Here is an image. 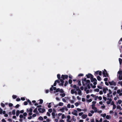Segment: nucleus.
Here are the masks:
<instances>
[{
	"label": "nucleus",
	"mask_w": 122,
	"mask_h": 122,
	"mask_svg": "<svg viewBox=\"0 0 122 122\" xmlns=\"http://www.w3.org/2000/svg\"><path fill=\"white\" fill-rule=\"evenodd\" d=\"M118 83L119 84H120V85L122 86V81L121 82L119 81L118 82Z\"/></svg>",
	"instance_id": "64"
},
{
	"label": "nucleus",
	"mask_w": 122,
	"mask_h": 122,
	"mask_svg": "<svg viewBox=\"0 0 122 122\" xmlns=\"http://www.w3.org/2000/svg\"><path fill=\"white\" fill-rule=\"evenodd\" d=\"M82 85L83 86H85V84L84 82V81H86V78H82Z\"/></svg>",
	"instance_id": "8"
},
{
	"label": "nucleus",
	"mask_w": 122,
	"mask_h": 122,
	"mask_svg": "<svg viewBox=\"0 0 122 122\" xmlns=\"http://www.w3.org/2000/svg\"><path fill=\"white\" fill-rule=\"evenodd\" d=\"M21 99L23 101H24L25 100V98L24 97H21Z\"/></svg>",
	"instance_id": "61"
},
{
	"label": "nucleus",
	"mask_w": 122,
	"mask_h": 122,
	"mask_svg": "<svg viewBox=\"0 0 122 122\" xmlns=\"http://www.w3.org/2000/svg\"><path fill=\"white\" fill-rule=\"evenodd\" d=\"M19 117L20 118H23V116L22 114H20V115Z\"/></svg>",
	"instance_id": "60"
},
{
	"label": "nucleus",
	"mask_w": 122,
	"mask_h": 122,
	"mask_svg": "<svg viewBox=\"0 0 122 122\" xmlns=\"http://www.w3.org/2000/svg\"><path fill=\"white\" fill-rule=\"evenodd\" d=\"M87 117V115L86 114H83L82 116V117L83 119L86 118Z\"/></svg>",
	"instance_id": "11"
},
{
	"label": "nucleus",
	"mask_w": 122,
	"mask_h": 122,
	"mask_svg": "<svg viewBox=\"0 0 122 122\" xmlns=\"http://www.w3.org/2000/svg\"><path fill=\"white\" fill-rule=\"evenodd\" d=\"M119 60L120 64H121L122 62V59L121 58H119Z\"/></svg>",
	"instance_id": "33"
},
{
	"label": "nucleus",
	"mask_w": 122,
	"mask_h": 122,
	"mask_svg": "<svg viewBox=\"0 0 122 122\" xmlns=\"http://www.w3.org/2000/svg\"><path fill=\"white\" fill-rule=\"evenodd\" d=\"M98 74H99V75L100 76L101 75H102V71H99L98 72Z\"/></svg>",
	"instance_id": "54"
},
{
	"label": "nucleus",
	"mask_w": 122,
	"mask_h": 122,
	"mask_svg": "<svg viewBox=\"0 0 122 122\" xmlns=\"http://www.w3.org/2000/svg\"><path fill=\"white\" fill-rule=\"evenodd\" d=\"M61 117L62 119H63L65 117V116L64 114H62Z\"/></svg>",
	"instance_id": "50"
},
{
	"label": "nucleus",
	"mask_w": 122,
	"mask_h": 122,
	"mask_svg": "<svg viewBox=\"0 0 122 122\" xmlns=\"http://www.w3.org/2000/svg\"><path fill=\"white\" fill-rule=\"evenodd\" d=\"M97 80L99 81H100L101 80V78L100 76H98L97 77Z\"/></svg>",
	"instance_id": "19"
},
{
	"label": "nucleus",
	"mask_w": 122,
	"mask_h": 122,
	"mask_svg": "<svg viewBox=\"0 0 122 122\" xmlns=\"http://www.w3.org/2000/svg\"><path fill=\"white\" fill-rule=\"evenodd\" d=\"M48 112H50V113H51V112L52 111V109L51 108H50V109H49L48 110Z\"/></svg>",
	"instance_id": "37"
},
{
	"label": "nucleus",
	"mask_w": 122,
	"mask_h": 122,
	"mask_svg": "<svg viewBox=\"0 0 122 122\" xmlns=\"http://www.w3.org/2000/svg\"><path fill=\"white\" fill-rule=\"evenodd\" d=\"M38 119L39 120H42L43 119V118L41 116H40L38 118Z\"/></svg>",
	"instance_id": "31"
},
{
	"label": "nucleus",
	"mask_w": 122,
	"mask_h": 122,
	"mask_svg": "<svg viewBox=\"0 0 122 122\" xmlns=\"http://www.w3.org/2000/svg\"><path fill=\"white\" fill-rule=\"evenodd\" d=\"M38 110L39 111V112L40 113H43L46 111V110L44 108H43L42 109L41 108H38Z\"/></svg>",
	"instance_id": "2"
},
{
	"label": "nucleus",
	"mask_w": 122,
	"mask_h": 122,
	"mask_svg": "<svg viewBox=\"0 0 122 122\" xmlns=\"http://www.w3.org/2000/svg\"><path fill=\"white\" fill-rule=\"evenodd\" d=\"M92 99H90L89 100H87V101L89 102H91L92 101Z\"/></svg>",
	"instance_id": "59"
},
{
	"label": "nucleus",
	"mask_w": 122,
	"mask_h": 122,
	"mask_svg": "<svg viewBox=\"0 0 122 122\" xmlns=\"http://www.w3.org/2000/svg\"><path fill=\"white\" fill-rule=\"evenodd\" d=\"M40 104H42L43 103V100L42 99H40Z\"/></svg>",
	"instance_id": "34"
},
{
	"label": "nucleus",
	"mask_w": 122,
	"mask_h": 122,
	"mask_svg": "<svg viewBox=\"0 0 122 122\" xmlns=\"http://www.w3.org/2000/svg\"><path fill=\"white\" fill-rule=\"evenodd\" d=\"M91 81L92 82L94 81H97V80L96 78H93H93L91 79Z\"/></svg>",
	"instance_id": "9"
},
{
	"label": "nucleus",
	"mask_w": 122,
	"mask_h": 122,
	"mask_svg": "<svg viewBox=\"0 0 122 122\" xmlns=\"http://www.w3.org/2000/svg\"><path fill=\"white\" fill-rule=\"evenodd\" d=\"M27 114L26 112H25L23 114V115L25 117H26L27 116Z\"/></svg>",
	"instance_id": "41"
},
{
	"label": "nucleus",
	"mask_w": 122,
	"mask_h": 122,
	"mask_svg": "<svg viewBox=\"0 0 122 122\" xmlns=\"http://www.w3.org/2000/svg\"><path fill=\"white\" fill-rule=\"evenodd\" d=\"M113 110L114 109L116 108V106L115 105H113Z\"/></svg>",
	"instance_id": "51"
},
{
	"label": "nucleus",
	"mask_w": 122,
	"mask_h": 122,
	"mask_svg": "<svg viewBox=\"0 0 122 122\" xmlns=\"http://www.w3.org/2000/svg\"><path fill=\"white\" fill-rule=\"evenodd\" d=\"M98 97V99L100 100H101L102 99V97L101 96H99Z\"/></svg>",
	"instance_id": "63"
},
{
	"label": "nucleus",
	"mask_w": 122,
	"mask_h": 122,
	"mask_svg": "<svg viewBox=\"0 0 122 122\" xmlns=\"http://www.w3.org/2000/svg\"><path fill=\"white\" fill-rule=\"evenodd\" d=\"M104 71H103L102 74L103 76L105 77H108V74L107 73V71L105 69H104Z\"/></svg>",
	"instance_id": "1"
},
{
	"label": "nucleus",
	"mask_w": 122,
	"mask_h": 122,
	"mask_svg": "<svg viewBox=\"0 0 122 122\" xmlns=\"http://www.w3.org/2000/svg\"><path fill=\"white\" fill-rule=\"evenodd\" d=\"M20 111L19 110H17L16 111V115L17 116H19L20 114Z\"/></svg>",
	"instance_id": "16"
},
{
	"label": "nucleus",
	"mask_w": 122,
	"mask_h": 122,
	"mask_svg": "<svg viewBox=\"0 0 122 122\" xmlns=\"http://www.w3.org/2000/svg\"><path fill=\"white\" fill-rule=\"evenodd\" d=\"M77 82H78V84L79 86H81V81L80 80H78Z\"/></svg>",
	"instance_id": "13"
},
{
	"label": "nucleus",
	"mask_w": 122,
	"mask_h": 122,
	"mask_svg": "<svg viewBox=\"0 0 122 122\" xmlns=\"http://www.w3.org/2000/svg\"><path fill=\"white\" fill-rule=\"evenodd\" d=\"M27 102H28L30 105H32V104L31 102L29 99H28L27 101Z\"/></svg>",
	"instance_id": "20"
},
{
	"label": "nucleus",
	"mask_w": 122,
	"mask_h": 122,
	"mask_svg": "<svg viewBox=\"0 0 122 122\" xmlns=\"http://www.w3.org/2000/svg\"><path fill=\"white\" fill-rule=\"evenodd\" d=\"M68 76L67 75H61V78H62L63 80H65V79H67L68 78Z\"/></svg>",
	"instance_id": "6"
},
{
	"label": "nucleus",
	"mask_w": 122,
	"mask_h": 122,
	"mask_svg": "<svg viewBox=\"0 0 122 122\" xmlns=\"http://www.w3.org/2000/svg\"><path fill=\"white\" fill-rule=\"evenodd\" d=\"M53 116V118H55V113L54 112H52L51 114Z\"/></svg>",
	"instance_id": "30"
},
{
	"label": "nucleus",
	"mask_w": 122,
	"mask_h": 122,
	"mask_svg": "<svg viewBox=\"0 0 122 122\" xmlns=\"http://www.w3.org/2000/svg\"><path fill=\"white\" fill-rule=\"evenodd\" d=\"M106 118L108 119H109L110 118H111V117L110 116L108 115H107V116H106Z\"/></svg>",
	"instance_id": "28"
},
{
	"label": "nucleus",
	"mask_w": 122,
	"mask_h": 122,
	"mask_svg": "<svg viewBox=\"0 0 122 122\" xmlns=\"http://www.w3.org/2000/svg\"><path fill=\"white\" fill-rule=\"evenodd\" d=\"M77 110L79 112H81L82 111V109L79 108H77Z\"/></svg>",
	"instance_id": "44"
},
{
	"label": "nucleus",
	"mask_w": 122,
	"mask_h": 122,
	"mask_svg": "<svg viewBox=\"0 0 122 122\" xmlns=\"http://www.w3.org/2000/svg\"><path fill=\"white\" fill-rule=\"evenodd\" d=\"M60 74H58L57 75V76L58 78V79H60L61 77H60Z\"/></svg>",
	"instance_id": "25"
},
{
	"label": "nucleus",
	"mask_w": 122,
	"mask_h": 122,
	"mask_svg": "<svg viewBox=\"0 0 122 122\" xmlns=\"http://www.w3.org/2000/svg\"><path fill=\"white\" fill-rule=\"evenodd\" d=\"M83 112H81L79 113V116H81L83 114Z\"/></svg>",
	"instance_id": "49"
},
{
	"label": "nucleus",
	"mask_w": 122,
	"mask_h": 122,
	"mask_svg": "<svg viewBox=\"0 0 122 122\" xmlns=\"http://www.w3.org/2000/svg\"><path fill=\"white\" fill-rule=\"evenodd\" d=\"M75 104L76 107H77L79 105L78 103L76 102L75 103Z\"/></svg>",
	"instance_id": "57"
},
{
	"label": "nucleus",
	"mask_w": 122,
	"mask_h": 122,
	"mask_svg": "<svg viewBox=\"0 0 122 122\" xmlns=\"http://www.w3.org/2000/svg\"><path fill=\"white\" fill-rule=\"evenodd\" d=\"M51 103H50L49 104V105H48V107L49 108H50L51 107Z\"/></svg>",
	"instance_id": "53"
},
{
	"label": "nucleus",
	"mask_w": 122,
	"mask_h": 122,
	"mask_svg": "<svg viewBox=\"0 0 122 122\" xmlns=\"http://www.w3.org/2000/svg\"><path fill=\"white\" fill-rule=\"evenodd\" d=\"M15 110L14 109L13 110V111H12V114L13 115H15Z\"/></svg>",
	"instance_id": "27"
},
{
	"label": "nucleus",
	"mask_w": 122,
	"mask_h": 122,
	"mask_svg": "<svg viewBox=\"0 0 122 122\" xmlns=\"http://www.w3.org/2000/svg\"><path fill=\"white\" fill-rule=\"evenodd\" d=\"M12 97L13 99H15L17 98V96L15 95H13Z\"/></svg>",
	"instance_id": "32"
},
{
	"label": "nucleus",
	"mask_w": 122,
	"mask_h": 122,
	"mask_svg": "<svg viewBox=\"0 0 122 122\" xmlns=\"http://www.w3.org/2000/svg\"><path fill=\"white\" fill-rule=\"evenodd\" d=\"M92 109L94 110V112L95 113L97 112V108L95 107V105L94 104H92L91 105Z\"/></svg>",
	"instance_id": "4"
},
{
	"label": "nucleus",
	"mask_w": 122,
	"mask_h": 122,
	"mask_svg": "<svg viewBox=\"0 0 122 122\" xmlns=\"http://www.w3.org/2000/svg\"><path fill=\"white\" fill-rule=\"evenodd\" d=\"M60 92L61 93H63L64 92L63 90L62 89H60Z\"/></svg>",
	"instance_id": "55"
},
{
	"label": "nucleus",
	"mask_w": 122,
	"mask_h": 122,
	"mask_svg": "<svg viewBox=\"0 0 122 122\" xmlns=\"http://www.w3.org/2000/svg\"><path fill=\"white\" fill-rule=\"evenodd\" d=\"M20 105L19 104H17L15 107V108H17L19 107Z\"/></svg>",
	"instance_id": "52"
},
{
	"label": "nucleus",
	"mask_w": 122,
	"mask_h": 122,
	"mask_svg": "<svg viewBox=\"0 0 122 122\" xmlns=\"http://www.w3.org/2000/svg\"><path fill=\"white\" fill-rule=\"evenodd\" d=\"M78 94L80 95H81V91L80 90H79L78 91Z\"/></svg>",
	"instance_id": "23"
},
{
	"label": "nucleus",
	"mask_w": 122,
	"mask_h": 122,
	"mask_svg": "<svg viewBox=\"0 0 122 122\" xmlns=\"http://www.w3.org/2000/svg\"><path fill=\"white\" fill-rule=\"evenodd\" d=\"M77 111L76 110H74L73 112H71V113L72 114H73L74 115L76 116H77L78 115V114L77 113Z\"/></svg>",
	"instance_id": "7"
},
{
	"label": "nucleus",
	"mask_w": 122,
	"mask_h": 122,
	"mask_svg": "<svg viewBox=\"0 0 122 122\" xmlns=\"http://www.w3.org/2000/svg\"><path fill=\"white\" fill-rule=\"evenodd\" d=\"M65 109V108L64 107H62L60 109H59V110L62 112H64V110Z\"/></svg>",
	"instance_id": "12"
},
{
	"label": "nucleus",
	"mask_w": 122,
	"mask_h": 122,
	"mask_svg": "<svg viewBox=\"0 0 122 122\" xmlns=\"http://www.w3.org/2000/svg\"><path fill=\"white\" fill-rule=\"evenodd\" d=\"M60 89L59 88H58L56 89V92H60Z\"/></svg>",
	"instance_id": "36"
},
{
	"label": "nucleus",
	"mask_w": 122,
	"mask_h": 122,
	"mask_svg": "<svg viewBox=\"0 0 122 122\" xmlns=\"http://www.w3.org/2000/svg\"><path fill=\"white\" fill-rule=\"evenodd\" d=\"M118 103L119 104H120L122 102V101L121 100H119L118 101Z\"/></svg>",
	"instance_id": "58"
},
{
	"label": "nucleus",
	"mask_w": 122,
	"mask_h": 122,
	"mask_svg": "<svg viewBox=\"0 0 122 122\" xmlns=\"http://www.w3.org/2000/svg\"><path fill=\"white\" fill-rule=\"evenodd\" d=\"M87 85V87L88 89H89L90 88V84H88Z\"/></svg>",
	"instance_id": "42"
},
{
	"label": "nucleus",
	"mask_w": 122,
	"mask_h": 122,
	"mask_svg": "<svg viewBox=\"0 0 122 122\" xmlns=\"http://www.w3.org/2000/svg\"><path fill=\"white\" fill-rule=\"evenodd\" d=\"M117 109H119L120 110H122V108L119 105L117 106Z\"/></svg>",
	"instance_id": "17"
},
{
	"label": "nucleus",
	"mask_w": 122,
	"mask_h": 122,
	"mask_svg": "<svg viewBox=\"0 0 122 122\" xmlns=\"http://www.w3.org/2000/svg\"><path fill=\"white\" fill-rule=\"evenodd\" d=\"M108 83L111 86L113 85L114 86H115L116 85V83L113 81H109Z\"/></svg>",
	"instance_id": "3"
},
{
	"label": "nucleus",
	"mask_w": 122,
	"mask_h": 122,
	"mask_svg": "<svg viewBox=\"0 0 122 122\" xmlns=\"http://www.w3.org/2000/svg\"><path fill=\"white\" fill-rule=\"evenodd\" d=\"M118 73L120 75H122V71H119L118 72Z\"/></svg>",
	"instance_id": "24"
},
{
	"label": "nucleus",
	"mask_w": 122,
	"mask_h": 122,
	"mask_svg": "<svg viewBox=\"0 0 122 122\" xmlns=\"http://www.w3.org/2000/svg\"><path fill=\"white\" fill-rule=\"evenodd\" d=\"M68 84V82L67 81H66L64 84V86H66Z\"/></svg>",
	"instance_id": "39"
},
{
	"label": "nucleus",
	"mask_w": 122,
	"mask_h": 122,
	"mask_svg": "<svg viewBox=\"0 0 122 122\" xmlns=\"http://www.w3.org/2000/svg\"><path fill=\"white\" fill-rule=\"evenodd\" d=\"M20 98H17L16 99V101L17 102L20 101Z\"/></svg>",
	"instance_id": "48"
},
{
	"label": "nucleus",
	"mask_w": 122,
	"mask_h": 122,
	"mask_svg": "<svg viewBox=\"0 0 122 122\" xmlns=\"http://www.w3.org/2000/svg\"><path fill=\"white\" fill-rule=\"evenodd\" d=\"M68 81L69 83L70 84H71L72 82V80L71 79H69V80Z\"/></svg>",
	"instance_id": "35"
},
{
	"label": "nucleus",
	"mask_w": 122,
	"mask_h": 122,
	"mask_svg": "<svg viewBox=\"0 0 122 122\" xmlns=\"http://www.w3.org/2000/svg\"><path fill=\"white\" fill-rule=\"evenodd\" d=\"M63 103L62 102H60L58 104V106H63Z\"/></svg>",
	"instance_id": "22"
},
{
	"label": "nucleus",
	"mask_w": 122,
	"mask_h": 122,
	"mask_svg": "<svg viewBox=\"0 0 122 122\" xmlns=\"http://www.w3.org/2000/svg\"><path fill=\"white\" fill-rule=\"evenodd\" d=\"M86 81V82L85 83V85H87L88 84H90V81L89 80H87Z\"/></svg>",
	"instance_id": "15"
},
{
	"label": "nucleus",
	"mask_w": 122,
	"mask_h": 122,
	"mask_svg": "<svg viewBox=\"0 0 122 122\" xmlns=\"http://www.w3.org/2000/svg\"><path fill=\"white\" fill-rule=\"evenodd\" d=\"M94 91L97 92H98L99 91V90L98 88H97L94 89Z\"/></svg>",
	"instance_id": "38"
},
{
	"label": "nucleus",
	"mask_w": 122,
	"mask_h": 122,
	"mask_svg": "<svg viewBox=\"0 0 122 122\" xmlns=\"http://www.w3.org/2000/svg\"><path fill=\"white\" fill-rule=\"evenodd\" d=\"M55 81V82H56V83L57 82L58 83H60V81L58 80H56Z\"/></svg>",
	"instance_id": "62"
},
{
	"label": "nucleus",
	"mask_w": 122,
	"mask_h": 122,
	"mask_svg": "<svg viewBox=\"0 0 122 122\" xmlns=\"http://www.w3.org/2000/svg\"><path fill=\"white\" fill-rule=\"evenodd\" d=\"M24 105H27L28 104V102L27 101H25L24 102Z\"/></svg>",
	"instance_id": "47"
},
{
	"label": "nucleus",
	"mask_w": 122,
	"mask_h": 122,
	"mask_svg": "<svg viewBox=\"0 0 122 122\" xmlns=\"http://www.w3.org/2000/svg\"><path fill=\"white\" fill-rule=\"evenodd\" d=\"M67 119L68 120L69 119H70L71 117L70 115H68L67 116Z\"/></svg>",
	"instance_id": "56"
},
{
	"label": "nucleus",
	"mask_w": 122,
	"mask_h": 122,
	"mask_svg": "<svg viewBox=\"0 0 122 122\" xmlns=\"http://www.w3.org/2000/svg\"><path fill=\"white\" fill-rule=\"evenodd\" d=\"M103 99L105 101H106L107 100V98L106 97L103 96Z\"/></svg>",
	"instance_id": "46"
},
{
	"label": "nucleus",
	"mask_w": 122,
	"mask_h": 122,
	"mask_svg": "<svg viewBox=\"0 0 122 122\" xmlns=\"http://www.w3.org/2000/svg\"><path fill=\"white\" fill-rule=\"evenodd\" d=\"M27 110L28 112H29V111L30 112H32L33 110H32V109L31 108H30L29 109V111L28 110V109H27Z\"/></svg>",
	"instance_id": "29"
},
{
	"label": "nucleus",
	"mask_w": 122,
	"mask_h": 122,
	"mask_svg": "<svg viewBox=\"0 0 122 122\" xmlns=\"http://www.w3.org/2000/svg\"><path fill=\"white\" fill-rule=\"evenodd\" d=\"M108 90V89L107 88H103V91L104 93L105 94L106 93V90L107 91Z\"/></svg>",
	"instance_id": "10"
},
{
	"label": "nucleus",
	"mask_w": 122,
	"mask_h": 122,
	"mask_svg": "<svg viewBox=\"0 0 122 122\" xmlns=\"http://www.w3.org/2000/svg\"><path fill=\"white\" fill-rule=\"evenodd\" d=\"M99 71H97L95 72L94 74L95 76H96L97 75H98V72Z\"/></svg>",
	"instance_id": "18"
},
{
	"label": "nucleus",
	"mask_w": 122,
	"mask_h": 122,
	"mask_svg": "<svg viewBox=\"0 0 122 122\" xmlns=\"http://www.w3.org/2000/svg\"><path fill=\"white\" fill-rule=\"evenodd\" d=\"M87 78H90V79L93 78V75L90 73H88V74L86 75Z\"/></svg>",
	"instance_id": "5"
},
{
	"label": "nucleus",
	"mask_w": 122,
	"mask_h": 122,
	"mask_svg": "<svg viewBox=\"0 0 122 122\" xmlns=\"http://www.w3.org/2000/svg\"><path fill=\"white\" fill-rule=\"evenodd\" d=\"M76 92L75 91V89H72L71 91V93L72 94H73L75 93Z\"/></svg>",
	"instance_id": "14"
},
{
	"label": "nucleus",
	"mask_w": 122,
	"mask_h": 122,
	"mask_svg": "<svg viewBox=\"0 0 122 122\" xmlns=\"http://www.w3.org/2000/svg\"><path fill=\"white\" fill-rule=\"evenodd\" d=\"M1 106L3 107H5V105L2 103H1Z\"/></svg>",
	"instance_id": "45"
},
{
	"label": "nucleus",
	"mask_w": 122,
	"mask_h": 122,
	"mask_svg": "<svg viewBox=\"0 0 122 122\" xmlns=\"http://www.w3.org/2000/svg\"><path fill=\"white\" fill-rule=\"evenodd\" d=\"M9 107H12L13 106V104L11 103H9Z\"/></svg>",
	"instance_id": "40"
},
{
	"label": "nucleus",
	"mask_w": 122,
	"mask_h": 122,
	"mask_svg": "<svg viewBox=\"0 0 122 122\" xmlns=\"http://www.w3.org/2000/svg\"><path fill=\"white\" fill-rule=\"evenodd\" d=\"M97 87L100 89H102V87L101 86H97Z\"/></svg>",
	"instance_id": "43"
},
{
	"label": "nucleus",
	"mask_w": 122,
	"mask_h": 122,
	"mask_svg": "<svg viewBox=\"0 0 122 122\" xmlns=\"http://www.w3.org/2000/svg\"><path fill=\"white\" fill-rule=\"evenodd\" d=\"M60 95L62 97H63L65 96L66 95V94L65 93H63V94H60Z\"/></svg>",
	"instance_id": "21"
},
{
	"label": "nucleus",
	"mask_w": 122,
	"mask_h": 122,
	"mask_svg": "<svg viewBox=\"0 0 122 122\" xmlns=\"http://www.w3.org/2000/svg\"><path fill=\"white\" fill-rule=\"evenodd\" d=\"M118 78L120 80H122V75H119L118 76Z\"/></svg>",
	"instance_id": "26"
}]
</instances>
